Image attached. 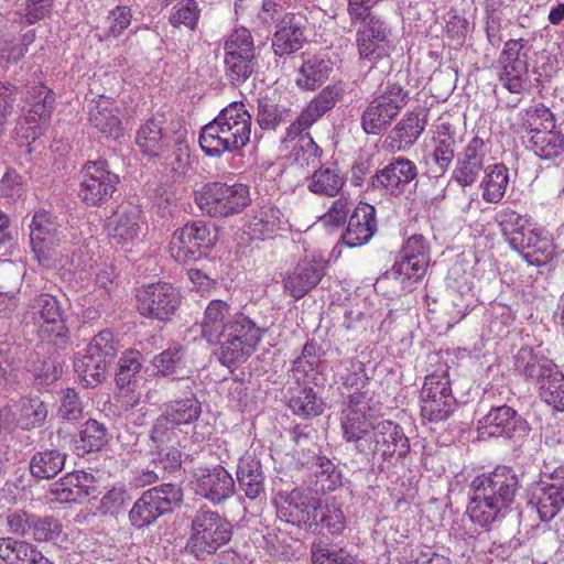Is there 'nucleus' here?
<instances>
[{"instance_id": "1", "label": "nucleus", "mask_w": 564, "mask_h": 564, "mask_svg": "<svg viewBox=\"0 0 564 564\" xmlns=\"http://www.w3.org/2000/svg\"><path fill=\"white\" fill-rule=\"evenodd\" d=\"M473 497L467 507L470 520L481 527L502 520L522 488L520 475L507 465L477 476L473 482Z\"/></svg>"}, {"instance_id": "2", "label": "nucleus", "mask_w": 564, "mask_h": 564, "mask_svg": "<svg viewBox=\"0 0 564 564\" xmlns=\"http://www.w3.org/2000/svg\"><path fill=\"white\" fill-rule=\"evenodd\" d=\"M355 447L368 459L378 454L386 459L395 453L400 457L404 456L410 444L399 424L362 413V420L355 417Z\"/></svg>"}, {"instance_id": "3", "label": "nucleus", "mask_w": 564, "mask_h": 564, "mask_svg": "<svg viewBox=\"0 0 564 564\" xmlns=\"http://www.w3.org/2000/svg\"><path fill=\"white\" fill-rule=\"evenodd\" d=\"M262 335L263 330L250 317L241 312L235 313L216 341L219 362L227 368L243 364L256 351Z\"/></svg>"}, {"instance_id": "4", "label": "nucleus", "mask_w": 564, "mask_h": 564, "mask_svg": "<svg viewBox=\"0 0 564 564\" xmlns=\"http://www.w3.org/2000/svg\"><path fill=\"white\" fill-rule=\"evenodd\" d=\"M232 535L231 523L221 514L208 509L196 511L192 520V532L186 550L198 560L205 555L215 554L216 551L227 544Z\"/></svg>"}, {"instance_id": "5", "label": "nucleus", "mask_w": 564, "mask_h": 564, "mask_svg": "<svg viewBox=\"0 0 564 564\" xmlns=\"http://www.w3.org/2000/svg\"><path fill=\"white\" fill-rule=\"evenodd\" d=\"M195 200L202 210L216 218L241 213L251 203L247 185L220 182L206 184Z\"/></svg>"}, {"instance_id": "6", "label": "nucleus", "mask_w": 564, "mask_h": 564, "mask_svg": "<svg viewBox=\"0 0 564 564\" xmlns=\"http://www.w3.org/2000/svg\"><path fill=\"white\" fill-rule=\"evenodd\" d=\"M183 501V490L174 484H163L144 491L129 511L132 527L143 529Z\"/></svg>"}, {"instance_id": "7", "label": "nucleus", "mask_w": 564, "mask_h": 564, "mask_svg": "<svg viewBox=\"0 0 564 564\" xmlns=\"http://www.w3.org/2000/svg\"><path fill=\"white\" fill-rule=\"evenodd\" d=\"M196 381L191 377L171 378L163 390L169 401L163 404V413L176 425L196 422L202 415V402L195 393Z\"/></svg>"}, {"instance_id": "8", "label": "nucleus", "mask_w": 564, "mask_h": 564, "mask_svg": "<svg viewBox=\"0 0 564 564\" xmlns=\"http://www.w3.org/2000/svg\"><path fill=\"white\" fill-rule=\"evenodd\" d=\"M532 45L523 37L505 42L498 57V78L512 94H521L529 79V61Z\"/></svg>"}, {"instance_id": "9", "label": "nucleus", "mask_w": 564, "mask_h": 564, "mask_svg": "<svg viewBox=\"0 0 564 564\" xmlns=\"http://www.w3.org/2000/svg\"><path fill=\"white\" fill-rule=\"evenodd\" d=\"M217 239L215 228L200 220L193 221L173 234L170 252L177 262L186 264L206 257Z\"/></svg>"}, {"instance_id": "10", "label": "nucleus", "mask_w": 564, "mask_h": 564, "mask_svg": "<svg viewBox=\"0 0 564 564\" xmlns=\"http://www.w3.org/2000/svg\"><path fill=\"white\" fill-rule=\"evenodd\" d=\"M119 182L106 160L87 161L80 170L78 196L88 207L101 206L112 198Z\"/></svg>"}, {"instance_id": "11", "label": "nucleus", "mask_w": 564, "mask_h": 564, "mask_svg": "<svg viewBox=\"0 0 564 564\" xmlns=\"http://www.w3.org/2000/svg\"><path fill=\"white\" fill-rule=\"evenodd\" d=\"M423 420L438 423L447 420L456 410L457 401L452 392L447 375L432 373L425 377L420 392Z\"/></svg>"}, {"instance_id": "12", "label": "nucleus", "mask_w": 564, "mask_h": 564, "mask_svg": "<svg viewBox=\"0 0 564 564\" xmlns=\"http://www.w3.org/2000/svg\"><path fill=\"white\" fill-rule=\"evenodd\" d=\"M477 430L481 435L501 437L508 441L521 442L529 436L531 426L513 408L503 404L491 406L477 421Z\"/></svg>"}, {"instance_id": "13", "label": "nucleus", "mask_w": 564, "mask_h": 564, "mask_svg": "<svg viewBox=\"0 0 564 564\" xmlns=\"http://www.w3.org/2000/svg\"><path fill=\"white\" fill-rule=\"evenodd\" d=\"M135 297L138 311L142 316L163 322L170 321L181 304L180 292L165 282L142 286Z\"/></svg>"}, {"instance_id": "14", "label": "nucleus", "mask_w": 564, "mask_h": 564, "mask_svg": "<svg viewBox=\"0 0 564 564\" xmlns=\"http://www.w3.org/2000/svg\"><path fill=\"white\" fill-rule=\"evenodd\" d=\"M31 313L39 317L41 332L46 333L54 345H66L70 330L66 325L65 311L58 299L48 293L35 295L30 302Z\"/></svg>"}, {"instance_id": "15", "label": "nucleus", "mask_w": 564, "mask_h": 564, "mask_svg": "<svg viewBox=\"0 0 564 564\" xmlns=\"http://www.w3.org/2000/svg\"><path fill=\"white\" fill-rule=\"evenodd\" d=\"M416 177L417 167L414 162L406 158H394L370 176L367 189H384L390 194H400Z\"/></svg>"}, {"instance_id": "16", "label": "nucleus", "mask_w": 564, "mask_h": 564, "mask_svg": "<svg viewBox=\"0 0 564 564\" xmlns=\"http://www.w3.org/2000/svg\"><path fill=\"white\" fill-rule=\"evenodd\" d=\"M488 147L479 137H474L456 156L452 180L459 186H471L484 171Z\"/></svg>"}, {"instance_id": "17", "label": "nucleus", "mask_w": 564, "mask_h": 564, "mask_svg": "<svg viewBox=\"0 0 564 564\" xmlns=\"http://www.w3.org/2000/svg\"><path fill=\"white\" fill-rule=\"evenodd\" d=\"M514 369L523 379L538 387L557 375L558 367L552 359L531 347H522L514 357Z\"/></svg>"}, {"instance_id": "18", "label": "nucleus", "mask_w": 564, "mask_h": 564, "mask_svg": "<svg viewBox=\"0 0 564 564\" xmlns=\"http://www.w3.org/2000/svg\"><path fill=\"white\" fill-rule=\"evenodd\" d=\"M325 275V268L315 259L301 260L283 278V286L289 294L301 300L308 294Z\"/></svg>"}, {"instance_id": "19", "label": "nucleus", "mask_w": 564, "mask_h": 564, "mask_svg": "<svg viewBox=\"0 0 564 564\" xmlns=\"http://www.w3.org/2000/svg\"><path fill=\"white\" fill-rule=\"evenodd\" d=\"M30 228V240L35 257L40 261L50 259V250L59 240V226L48 212L40 209L34 214Z\"/></svg>"}, {"instance_id": "20", "label": "nucleus", "mask_w": 564, "mask_h": 564, "mask_svg": "<svg viewBox=\"0 0 564 564\" xmlns=\"http://www.w3.org/2000/svg\"><path fill=\"white\" fill-rule=\"evenodd\" d=\"M286 507L281 509L284 516H288V522L304 523L313 527V522L327 520L323 506L314 498H310L300 489H293L285 497Z\"/></svg>"}, {"instance_id": "21", "label": "nucleus", "mask_w": 564, "mask_h": 564, "mask_svg": "<svg viewBox=\"0 0 564 564\" xmlns=\"http://www.w3.org/2000/svg\"><path fill=\"white\" fill-rule=\"evenodd\" d=\"M235 488L231 475L220 465L200 469L196 480V492L202 497L220 502L228 498Z\"/></svg>"}, {"instance_id": "22", "label": "nucleus", "mask_w": 564, "mask_h": 564, "mask_svg": "<svg viewBox=\"0 0 564 564\" xmlns=\"http://www.w3.org/2000/svg\"><path fill=\"white\" fill-rule=\"evenodd\" d=\"M523 248L514 247V251L531 265L542 267L549 263L555 256V245L547 231L532 228L523 237Z\"/></svg>"}, {"instance_id": "23", "label": "nucleus", "mask_w": 564, "mask_h": 564, "mask_svg": "<svg viewBox=\"0 0 564 564\" xmlns=\"http://www.w3.org/2000/svg\"><path fill=\"white\" fill-rule=\"evenodd\" d=\"M386 39V29L380 20L369 14L364 18L357 39L360 58L369 62L381 58L384 54L383 43Z\"/></svg>"}, {"instance_id": "24", "label": "nucleus", "mask_w": 564, "mask_h": 564, "mask_svg": "<svg viewBox=\"0 0 564 564\" xmlns=\"http://www.w3.org/2000/svg\"><path fill=\"white\" fill-rule=\"evenodd\" d=\"M111 105L110 99L104 96H100L98 100H93L88 105V120L100 138L117 140L122 135V127Z\"/></svg>"}, {"instance_id": "25", "label": "nucleus", "mask_w": 564, "mask_h": 564, "mask_svg": "<svg viewBox=\"0 0 564 564\" xmlns=\"http://www.w3.org/2000/svg\"><path fill=\"white\" fill-rule=\"evenodd\" d=\"M36 95L34 96L36 101L31 106L28 115L24 117V122L29 124L26 128V138L33 140L37 139L42 134V124H46L52 116L55 95L46 86L35 87Z\"/></svg>"}, {"instance_id": "26", "label": "nucleus", "mask_w": 564, "mask_h": 564, "mask_svg": "<svg viewBox=\"0 0 564 564\" xmlns=\"http://www.w3.org/2000/svg\"><path fill=\"white\" fill-rule=\"evenodd\" d=\"M94 477L87 473H69L55 482L51 494L59 502H76L95 491Z\"/></svg>"}, {"instance_id": "27", "label": "nucleus", "mask_w": 564, "mask_h": 564, "mask_svg": "<svg viewBox=\"0 0 564 564\" xmlns=\"http://www.w3.org/2000/svg\"><path fill=\"white\" fill-rule=\"evenodd\" d=\"M302 58L296 84L303 89L314 90L328 79L334 63L325 56L308 53H303Z\"/></svg>"}, {"instance_id": "28", "label": "nucleus", "mask_w": 564, "mask_h": 564, "mask_svg": "<svg viewBox=\"0 0 564 564\" xmlns=\"http://www.w3.org/2000/svg\"><path fill=\"white\" fill-rule=\"evenodd\" d=\"M232 316L231 307L227 302L223 300L210 301L200 322L202 337L210 345H216Z\"/></svg>"}, {"instance_id": "29", "label": "nucleus", "mask_w": 564, "mask_h": 564, "mask_svg": "<svg viewBox=\"0 0 564 564\" xmlns=\"http://www.w3.org/2000/svg\"><path fill=\"white\" fill-rule=\"evenodd\" d=\"M433 143L432 160L435 164L433 172L443 175L455 159L456 138L449 122H442L436 127Z\"/></svg>"}, {"instance_id": "30", "label": "nucleus", "mask_w": 564, "mask_h": 564, "mask_svg": "<svg viewBox=\"0 0 564 564\" xmlns=\"http://www.w3.org/2000/svg\"><path fill=\"white\" fill-rule=\"evenodd\" d=\"M295 381L296 387H290L288 389L290 393L288 406L291 409L293 414L306 420L323 414L325 405L323 399L317 397L312 387L301 386L300 381Z\"/></svg>"}, {"instance_id": "31", "label": "nucleus", "mask_w": 564, "mask_h": 564, "mask_svg": "<svg viewBox=\"0 0 564 564\" xmlns=\"http://www.w3.org/2000/svg\"><path fill=\"white\" fill-rule=\"evenodd\" d=\"M139 220L140 210L135 206L122 207L109 219L108 234L117 243L132 241L140 230Z\"/></svg>"}, {"instance_id": "32", "label": "nucleus", "mask_w": 564, "mask_h": 564, "mask_svg": "<svg viewBox=\"0 0 564 564\" xmlns=\"http://www.w3.org/2000/svg\"><path fill=\"white\" fill-rule=\"evenodd\" d=\"M495 220L500 227L502 237L512 249L514 247L523 248V237L532 229L529 216L520 215L513 209L506 207L496 214Z\"/></svg>"}, {"instance_id": "33", "label": "nucleus", "mask_w": 564, "mask_h": 564, "mask_svg": "<svg viewBox=\"0 0 564 564\" xmlns=\"http://www.w3.org/2000/svg\"><path fill=\"white\" fill-rule=\"evenodd\" d=\"M231 134L227 126L216 119L204 126L199 133V145L206 155L219 158L225 152H234Z\"/></svg>"}, {"instance_id": "34", "label": "nucleus", "mask_w": 564, "mask_h": 564, "mask_svg": "<svg viewBox=\"0 0 564 564\" xmlns=\"http://www.w3.org/2000/svg\"><path fill=\"white\" fill-rule=\"evenodd\" d=\"M112 364L102 358L87 346L84 355L77 356L74 360V369L87 387H95L101 383Z\"/></svg>"}, {"instance_id": "35", "label": "nucleus", "mask_w": 564, "mask_h": 564, "mask_svg": "<svg viewBox=\"0 0 564 564\" xmlns=\"http://www.w3.org/2000/svg\"><path fill=\"white\" fill-rule=\"evenodd\" d=\"M425 124V116L421 118L414 112L405 115L390 132L392 149L398 151L410 149L424 131Z\"/></svg>"}, {"instance_id": "36", "label": "nucleus", "mask_w": 564, "mask_h": 564, "mask_svg": "<svg viewBox=\"0 0 564 564\" xmlns=\"http://www.w3.org/2000/svg\"><path fill=\"white\" fill-rule=\"evenodd\" d=\"M238 485L250 499L258 498L264 492V475L260 460L246 457L239 460L237 467Z\"/></svg>"}, {"instance_id": "37", "label": "nucleus", "mask_w": 564, "mask_h": 564, "mask_svg": "<svg viewBox=\"0 0 564 564\" xmlns=\"http://www.w3.org/2000/svg\"><path fill=\"white\" fill-rule=\"evenodd\" d=\"M143 365V356L139 350L127 349L118 360L115 373L116 386L120 391L133 392L138 386V375Z\"/></svg>"}, {"instance_id": "38", "label": "nucleus", "mask_w": 564, "mask_h": 564, "mask_svg": "<svg viewBox=\"0 0 564 564\" xmlns=\"http://www.w3.org/2000/svg\"><path fill=\"white\" fill-rule=\"evenodd\" d=\"M509 184V170L502 164L489 165L485 170V177L480 184L482 199L490 204H497L505 197Z\"/></svg>"}, {"instance_id": "39", "label": "nucleus", "mask_w": 564, "mask_h": 564, "mask_svg": "<svg viewBox=\"0 0 564 564\" xmlns=\"http://www.w3.org/2000/svg\"><path fill=\"white\" fill-rule=\"evenodd\" d=\"M395 106L384 102V98H376L364 111L361 126L366 133H379L399 113Z\"/></svg>"}, {"instance_id": "40", "label": "nucleus", "mask_w": 564, "mask_h": 564, "mask_svg": "<svg viewBox=\"0 0 564 564\" xmlns=\"http://www.w3.org/2000/svg\"><path fill=\"white\" fill-rule=\"evenodd\" d=\"M66 454L58 449L35 453L30 460L31 475L39 479L54 478L65 465Z\"/></svg>"}, {"instance_id": "41", "label": "nucleus", "mask_w": 564, "mask_h": 564, "mask_svg": "<svg viewBox=\"0 0 564 564\" xmlns=\"http://www.w3.org/2000/svg\"><path fill=\"white\" fill-rule=\"evenodd\" d=\"M529 147L541 159L552 160L564 151V135L551 128L543 132L533 133L529 139Z\"/></svg>"}, {"instance_id": "42", "label": "nucleus", "mask_w": 564, "mask_h": 564, "mask_svg": "<svg viewBox=\"0 0 564 564\" xmlns=\"http://www.w3.org/2000/svg\"><path fill=\"white\" fill-rule=\"evenodd\" d=\"M355 247L367 243L378 230L375 206L359 202L355 206Z\"/></svg>"}, {"instance_id": "43", "label": "nucleus", "mask_w": 564, "mask_h": 564, "mask_svg": "<svg viewBox=\"0 0 564 564\" xmlns=\"http://www.w3.org/2000/svg\"><path fill=\"white\" fill-rule=\"evenodd\" d=\"M79 436L80 444L76 446V449H82V454L98 452L108 444L107 427L95 419H89L83 425Z\"/></svg>"}, {"instance_id": "44", "label": "nucleus", "mask_w": 564, "mask_h": 564, "mask_svg": "<svg viewBox=\"0 0 564 564\" xmlns=\"http://www.w3.org/2000/svg\"><path fill=\"white\" fill-rule=\"evenodd\" d=\"M536 499L538 513L540 519L544 522L555 518V516L564 508V492L556 488H551L545 485L544 481L541 482Z\"/></svg>"}, {"instance_id": "45", "label": "nucleus", "mask_w": 564, "mask_h": 564, "mask_svg": "<svg viewBox=\"0 0 564 564\" xmlns=\"http://www.w3.org/2000/svg\"><path fill=\"white\" fill-rule=\"evenodd\" d=\"M135 142L141 151L148 155L158 156L164 145L162 127L155 119H149L138 130Z\"/></svg>"}, {"instance_id": "46", "label": "nucleus", "mask_w": 564, "mask_h": 564, "mask_svg": "<svg viewBox=\"0 0 564 564\" xmlns=\"http://www.w3.org/2000/svg\"><path fill=\"white\" fill-rule=\"evenodd\" d=\"M254 56L237 53V51H228L225 54V65L227 76L231 84L237 85L245 83L254 72Z\"/></svg>"}, {"instance_id": "47", "label": "nucleus", "mask_w": 564, "mask_h": 564, "mask_svg": "<svg viewBox=\"0 0 564 564\" xmlns=\"http://www.w3.org/2000/svg\"><path fill=\"white\" fill-rule=\"evenodd\" d=\"M426 273V268L417 267L412 259H405L404 254L399 251L394 263L390 270L386 272L388 279H393L408 286L421 280Z\"/></svg>"}, {"instance_id": "48", "label": "nucleus", "mask_w": 564, "mask_h": 564, "mask_svg": "<svg viewBox=\"0 0 564 564\" xmlns=\"http://www.w3.org/2000/svg\"><path fill=\"white\" fill-rule=\"evenodd\" d=\"M522 127L530 137L543 130L555 128V118L553 112L543 105L528 108L521 117Z\"/></svg>"}, {"instance_id": "49", "label": "nucleus", "mask_w": 564, "mask_h": 564, "mask_svg": "<svg viewBox=\"0 0 564 564\" xmlns=\"http://www.w3.org/2000/svg\"><path fill=\"white\" fill-rule=\"evenodd\" d=\"M47 416V409L39 398H26L23 400L20 413V425L24 430H31L41 425Z\"/></svg>"}, {"instance_id": "50", "label": "nucleus", "mask_w": 564, "mask_h": 564, "mask_svg": "<svg viewBox=\"0 0 564 564\" xmlns=\"http://www.w3.org/2000/svg\"><path fill=\"white\" fill-rule=\"evenodd\" d=\"M130 502L131 498L126 490L112 488L101 498L98 510L102 516L118 518L124 514Z\"/></svg>"}, {"instance_id": "51", "label": "nucleus", "mask_w": 564, "mask_h": 564, "mask_svg": "<svg viewBox=\"0 0 564 564\" xmlns=\"http://www.w3.org/2000/svg\"><path fill=\"white\" fill-rule=\"evenodd\" d=\"M29 370L40 386L51 384L62 375L61 365L51 357L40 358L37 356L36 359L31 361Z\"/></svg>"}, {"instance_id": "52", "label": "nucleus", "mask_w": 564, "mask_h": 564, "mask_svg": "<svg viewBox=\"0 0 564 564\" xmlns=\"http://www.w3.org/2000/svg\"><path fill=\"white\" fill-rule=\"evenodd\" d=\"M289 117V110L280 108L279 105L272 104L269 100L259 101L257 122L261 129L275 130Z\"/></svg>"}, {"instance_id": "53", "label": "nucleus", "mask_w": 564, "mask_h": 564, "mask_svg": "<svg viewBox=\"0 0 564 564\" xmlns=\"http://www.w3.org/2000/svg\"><path fill=\"white\" fill-rule=\"evenodd\" d=\"M541 399L557 411H564V375L558 369L557 375H552L549 382L539 388Z\"/></svg>"}, {"instance_id": "54", "label": "nucleus", "mask_w": 564, "mask_h": 564, "mask_svg": "<svg viewBox=\"0 0 564 564\" xmlns=\"http://www.w3.org/2000/svg\"><path fill=\"white\" fill-rule=\"evenodd\" d=\"M343 185V177L332 172L329 169H326L314 172L308 188L313 193L334 196L338 193Z\"/></svg>"}, {"instance_id": "55", "label": "nucleus", "mask_w": 564, "mask_h": 564, "mask_svg": "<svg viewBox=\"0 0 564 564\" xmlns=\"http://www.w3.org/2000/svg\"><path fill=\"white\" fill-rule=\"evenodd\" d=\"M177 425L163 412L155 419L150 431V440L155 448L159 446L175 444L177 441Z\"/></svg>"}, {"instance_id": "56", "label": "nucleus", "mask_w": 564, "mask_h": 564, "mask_svg": "<svg viewBox=\"0 0 564 564\" xmlns=\"http://www.w3.org/2000/svg\"><path fill=\"white\" fill-rule=\"evenodd\" d=\"M405 259H412L417 267L427 269L430 263V243L423 235H413L400 250Z\"/></svg>"}, {"instance_id": "57", "label": "nucleus", "mask_w": 564, "mask_h": 564, "mask_svg": "<svg viewBox=\"0 0 564 564\" xmlns=\"http://www.w3.org/2000/svg\"><path fill=\"white\" fill-rule=\"evenodd\" d=\"M30 530L34 540L40 542H47L55 540L62 531V525L55 518L47 517H36L32 514L30 518Z\"/></svg>"}, {"instance_id": "58", "label": "nucleus", "mask_w": 564, "mask_h": 564, "mask_svg": "<svg viewBox=\"0 0 564 564\" xmlns=\"http://www.w3.org/2000/svg\"><path fill=\"white\" fill-rule=\"evenodd\" d=\"M318 350L319 348L316 343L313 340L306 341L302 349V355L293 361L291 371L295 380L300 381L301 377L304 378L310 371H313L319 361Z\"/></svg>"}, {"instance_id": "59", "label": "nucleus", "mask_w": 564, "mask_h": 564, "mask_svg": "<svg viewBox=\"0 0 564 564\" xmlns=\"http://www.w3.org/2000/svg\"><path fill=\"white\" fill-rule=\"evenodd\" d=\"M90 350L96 351L102 356V358L107 359L111 364H113L115 358L119 351V341L116 339L113 333L109 329H104L95 335L89 344L87 345Z\"/></svg>"}, {"instance_id": "60", "label": "nucleus", "mask_w": 564, "mask_h": 564, "mask_svg": "<svg viewBox=\"0 0 564 564\" xmlns=\"http://www.w3.org/2000/svg\"><path fill=\"white\" fill-rule=\"evenodd\" d=\"M164 162L171 166L172 177L177 178L186 173L189 165V150L184 142L175 143L171 151L164 155Z\"/></svg>"}, {"instance_id": "61", "label": "nucleus", "mask_w": 564, "mask_h": 564, "mask_svg": "<svg viewBox=\"0 0 564 564\" xmlns=\"http://www.w3.org/2000/svg\"><path fill=\"white\" fill-rule=\"evenodd\" d=\"M340 88L336 86H327L319 95L311 101L305 108L315 120L323 116L326 111L333 108L336 98L340 95Z\"/></svg>"}, {"instance_id": "62", "label": "nucleus", "mask_w": 564, "mask_h": 564, "mask_svg": "<svg viewBox=\"0 0 564 564\" xmlns=\"http://www.w3.org/2000/svg\"><path fill=\"white\" fill-rule=\"evenodd\" d=\"M198 9L195 0H182L175 7V12L170 17V22L174 26L184 24L194 29L198 19Z\"/></svg>"}, {"instance_id": "63", "label": "nucleus", "mask_w": 564, "mask_h": 564, "mask_svg": "<svg viewBox=\"0 0 564 564\" xmlns=\"http://www.w3.org/2000/svg\"><path fill=\"white\" fill-rule=\"evenodd\" d=\"M304 41L305 37L293 36L290 34V32L279 28L273 34L272 47L275 55L283 56L299 51L302 47Z\"/></svg>"}, {"instance_id": "64", "label": "nucleus", "mask_w": 564, "mask_h": 564, "mask_svg": "<svg viewBox=\"0 0 564 564\" xmlns=\"http://www.w3.org/2000/svg\"><path fill=\"white\" fill-rule=\"evenodd\" d=\"M59 415L63 420L78 421L83 417V405L78 393L74 389H66L62 397Z\"/></svg>"}]
</instances>
